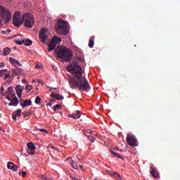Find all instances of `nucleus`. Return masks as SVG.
Wrapping results in <instances>:
<instances>
[{"label": "nucleus", "instance_id": "31", "mask_svg": "<svg viewBox=\"0 0 180 180\" xmlns=\"http://www.w3.org/2000/svg\"><path fill=\"white\" fill-rule=\"evenodd\" d=\"M32 89H33V86H32V85H30V84H27V85L25 86V91H26L27 92L31 91Z\"/></svg>", "mask_w": 180, "mask_h": 180}, {"label": "nucleus", "instance_id": "50", "mask_svg": "<svg viewBox=\"0 0 180 180\" xmlns=\"http://www.w3.org/2000/svg\"><path fill=\"white\" fill-rule=\"evenodd\" d=\"M46 106H51V103H48L46 104Z\"/></svg>", "mask_w": 180, "mask_h": 180}, {"label": "nucleus", "instance_id": "32", "mask_svg": "<svg viewBox=\"0 0 180 180\" xmlns=\"http://www.w3.org/2000/svg\"><path fill=\"white\" fill-rule=\"evenodd\" d=\"M40 102H41V98H40V96H37L35 98L36 105H40Z\"/></svg>", "mask_w": 180, "mask_h": 180}, {"label": "nucleus", "instance_id": "2", "mask_svg": "<svg viewBox=\"0 0 180 180\" xmlns=\"http://www.w3.org/2000/svg\"><path fill=\"white\" fill-rule=\"evenodd\" d=\"M55 53L57 54L58 58H60L63 61L70 62L74 57L72 51L66 47H63L59 51H56Z\"/></svg>", "mask_w": 180, "mask_h": 180}, {"label": "nucleus", "instance_id": "6", "mask_svg": "<svg viewBox=\"0 0 180 180\" xmlns=\"http://www.w3.org/2000/svg\"><path fill=\"white\" fill-rule=\"evenodd\" d=\"M23 16L21 17L20 16V12L19 11H15L14 13V15L13 18V25L15 27H20V26L22 25V23H23Z\"/></svg>", "mask_w": 180, "mask_h": 180}, {"label": "nucleus", "instance_id": "39", "mask_svg": "<svg viewBox=\"0 0 180 180\" xmlns=\"http://www.w3.org/2000/svg\"><path fill=\"white\" fill-rule=\"evenodd\" d=\"M39 131H42L43 133H49V131L44 129H39Z\"/></svg>", "mask_w": 180, "mask_h": 180}, {"label": "nucleus", "instance_id": "1", "mask_svg": "<svg viewBox=\"0 0 180 180\" xmlns=\"http://www.w3.org/2000/svg\"><path fill=\"white\" fill-rule=\"evenodd\" d=\"M68 72H70L74 77V79L69 82L70 86L72 89L78 88L81 92H89L91 91V85L86 80L85 77H82V68L78 64V62H73L69 64L67 67Z\"/></svg>", "mask_w": 180, "mask_h": 180}, {"label": "nucleus", "instance_id": "11", "mask_svg": "<svg viewBox=\"0 0 180 180\" xmlns=\"http://www.w3.org/2000/svg\"><path fill=\"white\" fill-rule=\"evenodd\" d=\"M23 89H25V88H23V86L20 85H17L15 86V91L17 92V95L19 98H22V94L23 92Z\"/></svg>", "mask_w": 180, "mask_h": 180}, {"label": "nucleus", "instance_id": "21", "mask_svg": "<svg viewBox=\"0 0 180 180\" xmlns=\"http://www.w3.org/2000/svg\"><path fill=\"white\" fill-rule=\"evenodd\" d=\"M47 149L49 150V151L53 154H54V153H56V148H54V146L53 145H49V146H47Z\"/></svg>", "mask_w": 180, "mask_h": 180}, {"label": "nucleus", "instance_id": "25", "mask_svg": "<svg viewBox=\"0 0 180 180\" xmlns=\"http://www.w3.org/2000/svg\"><path fill=\"white\" fill-rule=\"evenodd\" d=\"M111 175L115 176V178H117V179H120V180L122 179V176L120 174H119L118 173L112 172Z\"/></svg>", "mask_w": 180, "mask_h": 180}, {"label": "nucleus", "instance_id": "4", "mask_svg": "<svg viewBox=\"0 0 180 180\" xmlns=\"http://www.w3.org/2000/svg\"><path fill=\"white\" fill-rule=\"evenodd\" d=\"M70 30L68 24L64 20H60L58 22V27H56L57 33L60 34H67Z\"/></svg>", "mask_w": 180, "mask_h": 180}, {"label": "nucleus", "instance_id": "34", "mask_svg": "<svg viewBox=\"0 0 180 180\" xmlns=\"http://www.w3.org/2000/svg\"><path fill=\"white\" fill-rule=\"evenodd\" d=\"M88 139L89 140V141H91V143H95V137L92 136H88Z\"/></svg>", "mask_w": 180, "mask_h": 180}, {"label": "nucleus", "instance_id": "43", "mask_svg": "<svg viewBox=\"0 0 180 180\" xmlns=\"http://www.w3.org/2000/svg\"><path fill=\"white\" fill-rule=\"evenodd\" d=\"M18 165H16V167H14L13 169H13V171H14V172H16V171H18Z\"/></svg>", "mask_w": 180, "mask_h": 180}, {"label": "nucleus", "instance_id": "51", "mask_svg": "<svg viewBox=\"0 0 180 180\" xmlns=\"http://www.w3.org/2000/svg\"><path fill=\"white\" fill-rule=\"evenodd\" d=\"M53 89H57L56 88H51L50 87V91H53Z\"/></svg>", "mask_w": 180, "mask_h": 180}, {"label": "nucleus", "instance_id": "22", "mask_svg": "<svg viewBox=\"0 0 180 180\" xmlns=\"http://www.w3.org/2000/svg\"><path fill=\"white\" fill-rule=\"evenodd\" d=\"M53 41H54V42L56 43V44H59V43H61V38L57 37V36H54L52 38Z\"/></svg>", "mask_w": 180, "mask_h": 180}, {"label": "nucleus", "instance_id": "18", "mask_svg": "<svg viewBox=\"0 0 180 180\" xmlns=\"http://www.w3.org/2000/svg\"><path fill=\"white\" fill-rule=\"evenodd\" d=\"M20 113H22V110L20 109H18L17 111H15L13 115V120H16L17 116H18V117H20V116H22Z\"/></svg>", "mask_w": 180, "mask_h": 180}, {"label": "nucleus", "instance_id": "53", "mask_svg": "<svg viewBox=\"0 0 180 180\" xmlns=\"http://www.w3.org/2000/svg\"><path fill=\"white\" fill-rule=\"evenodd\" d=\"M77 158L78 159L79 161L81 160V158H78V156H77Z\"/></svg>", "mask_w": 180, "mask_h": 180}, {"label": "nucleus", "instance_id": "26", "mask_svg": "<svg viewBox=\"0 0 180 180\" xmlns=\"http://www.w3.org/2000/svg\"><path fill=\"white\" fill-rule=\"evenodd\" d=\"M70 165L74 168V169H78V164H77L76 161L72 160Z\"/></svg>", "mask_w": 180, "mask_h": 180}, {"label": "nucleus", "instance_id": "8", "mask_svg": "<svg viewBox=\"0 0 180 180\" xmlns=\"http://www.w3.org/2000/svg\"><path fill=\"white\" fill-rule=\"evenodd\" d=\"M27 153L30 154V155H34V154H36V146H34V143L29 142L27 143Z\"/></svg>", "mask_w": 180, "mask_h": 180}, {"label": "nucleus", "instance_id": "5", "mask_svg": "<svg viewBox=\"0 0 180 180\" xmlns=\"http://www.w3.org/2000/svg\"><path fill=\"white\" fill-rule=\"evenodd\" d=\"M23 19L25 20V27L28 29H32L34 26V17L32 14H25L23 15Z\"/></svg>", "mask_w": 180, "mask_h": 180}, {"label": "nucleus", "instance_id": "41", "mask_svg": "<svg viewBox=\"0 0 180 180\" xmlns=\"http://www.w3.org/2000/svg\"><path fill=\"white\" fill-rule=\"evenodd\" d=\"M41 67H43V65L41 64H37L35 65V68H41Z\"/></svg>", "mask_w": 180, "mask_h": 180}, {"label": "nucleus", "instance_id": "42", "mask_svg": "<svg viewBox=\"0 0 180 180\" xmlns=\"http://www.w3.org/2000/svg\"><path fill=\"white\" fill-rule=\"evenodd\" d=\"M40 179H41V180H49V179H47V177H46V176H40Z\"/></svg>", "mask_w": 180, "mask_h": 180}, {"label": "nucleus", "instance_id": "54", "mask_svg": "<svg viewBox=\"0 0 180 180\" xmlns=\"http://www.w3.org/2000/svg\"><path fill=\"white\" fill-rule=\"evenodd\" d=\"M115 150H119V148H116Z\"/></svg>", "mask_w": 180, "mask_h": 180}, {"label": "nucleus", "instance_id": "55", "mask_svg": "<svg viewBox=\"0 0 180 180\" xmlns=\"http://www.w3.org/2000/svg\"><path fill=\"white\" fill-rule=\"evenodd\" d=\"M68 160H71V158H68Z\"/></svg>", "mask_w": 180, "mask_h": 180}, {"label": "nucleus", "instance_id": "28", "mask_svg": "<svg viewBox=\"0 0 180 180\" xmlns=\"http://www.w3.org/2000/svg\"><path fill=\"white\" fill-rule=\"evenodd\" d=\"M11 53V49L9 48H5L3 51V54L4 56H8Z\"/></svg>", "mask_w": 180, "mask_h": 180}, {"label": "nucleus", "instance_id": "49", "mask_svg": "<svg viewBox=\"0 0 180 180\" xmlns=\"http://www.w3.org/2000/svg\"><path fill=\"white\" fill-rule=\"evenodd\" d=\"M38 80H32V84H34L35 82H37Z\"/></svg>", "mask_w": 180, "mask_h": 180}, {"label": "nucleus", "instance_id": "33", "mask_svg": "<svg viewBox=\"0 0 180 180\" xmlns=\"http://www.w3.org/2000/svg\"><path fill=\"white\" fill-rule=\"evenodd\" d=\"M12 92H13V87L12 86H9L8 91L6 92V94H7V95H11V94H12Z\"/></svg>", "mask_w": 180, "mask_h": 180}, {"label": "nucleus", "instance_id": "15", "mask_svg": "<svg viewBox=\"0 0 180 180\" xmlns=\"http://www.w3.org/2000/svg\"><path fill=\"white\" fill-rule=\"evenodd\" d=\"M56 46H57V44H56V42L51 39L48 45V51H53V50L56 49Z\"/></svg>", "mask_w": 180, "mask_h": 180}, {"label": "nucleus", "instance_id": "23", "mask_svg": "<svg viewBox=\"0 0 180 180\" xmlns=\"http://www.w3.org/2000/svg\"><path fill=\"white\" fill-rule=\"evenodd\" d=\"M51 96H53V98H56L58 101H63V99H64V96L60 94H56V95L51 94Z\"/></svg>", "mask_w": 180, "mask_h": 180}, {"label": "nucleus", "instance_id": "13", "mask_svg": "<svg viewBox=\"0 0 180 180\" xmlns=\"http://www.w3.org/2000/svg\"><path fill=\"white\" fill-rule=\"evenodd\" d=\"M68 117H72V119H79V117H81V111L77 110L75 113L69 114Z\"/></svg>", "mask_w": 180, "mask_h": 180}, {"label": "nucleus", "instance_id": "46", "mask_svg": "<svg viewBox=\"0 0 180 180\" xmlns=\"http://www.w3.org/2000/svg\"><path fill=\"white\" fill-rule=\"evenodd\" d=\"M79 168H80V169H82V171H85V169L84 168V166L79 165Z\"/></svg>", "mask_w": 180, "mask_h": 180}, {"label": "nucleus", "instance_id": "19", "mask_svg": "<svg viewBox=\"0 0 180 180\" xmlns=\"http://www.w3.org/2000/svg\"><path fill=\"white\" fill-rule=\"evenodd\" d=\"M20 106L22 108H25V106H30L32 105V101L31 100H25L23 103H20Z\"/></svg>", "mask_w": 180, "mask_h": 180}, {"label": "nucleus", "instance_id": "37", "mask_svg": "<svg viewBox=\"0 0 180 180\" xmlns=\"http://www.w3.org/2000/svg\"><path fill=\"white\" fill-rule=\"evenodd\" d=\"M19 175H22V178H25L26 176V172H20Z\"/></svg>", "mask_w": 180, "mask_h": 180}, {"label": "nucleus", "instance_id": "45", "mask_svg": "<svg viewBox=\"0 0 180 180\" xmlns=\"http://www.w3.org/2000/svg\"><path fill=\"white\" fill-rule=\"evenodd\" d=\"M22 82L23 84H27V81L26 80V79H23L22 80Z\"/></svg>", "mask_w": 180, "mask_h": 180}, {"label": "nucleus", "instance_id": "30", "mask_svg": "<svg viewBox=\"0 0 180 180\" xmlns=\"http://www.w3.org/2000/svg\"><path fill=\"white\" fill-rule=\"evenodd\" d=\"M25 46H32L33 44V42L30 39H27L26 41H24Z\"/></svg>", "mask_w": 180, "mask_h": 180}, {"label": "nucleus", "instance_id": "16", "mask_svg": "<svg viewBox=\"0 0 180 180\" xmlns=\"http://www.w3.org/2000/svg\"><path fill=\"white\" fill-rule=\"evenodd\" d=\"M22 72H23V70H22V69H20V68H17L13 70V75H22Z\"/></svg>", "mask_w": 180, "mask_h": 180}, {"label": "nucleus", "instance_id": "48", "mask_svg": "<svg viewBox=\"0 0 180 180\" xmlns=\"http://www.w3.org/2000/svg\"><path fill=\"white\" fill-rule=\"evenodd\" d=\"M87 133H89V134H91V133H92V130H91V129H87Z\"/></svg>", "mask_w": 180, "mask_h": 180}, {"label": "nucleus", "instance_id": "27", "mask_svg": "<svg viewBox=\"0 0 180 180\" xmlns=\"http://www.w3.org/2000/svg\"><path fill=\"white\" fill-rule=\"evenodd\" d=\"M15 43H17V44H19V45L24 44L25 40H23V39L22 38H20V39L18 38L15 39Z\"/></svg>", "mask_w": 180, "mask_h": 180}, {"label": "nucleus", "instance_id": "38", "mask_svg": "<svg viewBox=\"0 0 180 180\" xmlns=\"http://www.w3.org/2000/svg\"><path fill=\"white\" fill-rule=\"evenodd\" d=\"M1 94L5 95V92H4L5 88H4V86H1Z\"/></svg>", "mask_w": 180, "mask_h": 180}, {"label": "nucleus", "instance_id": "29", "mask_svg": "<svg viewBox=\"0 0 180 180\" xmlns=\"http://www.w3.org/2000/svg\"><path fill=\"white\" fill-rule=\"evenodd\" d=\"M110 153L112 155H114V157H116L117 158H122V156H120V155H119V153H117L113 150H110Z\"/></svg>", "mask_w": 180, "mask_h": 180}, {"label": "nucleus", "instance_id": "3", "mask_svg": "<svg viewBox=\"0 0 180 180\" xmlns=\"http://www.w3.org/2000/svg\"><path fill=\"white\" fill-rule=\"evenodd\" d=\"M0 25H2V19L5 23H9V21L12 20V13L9 9L0 6Z\"/></svg>", "mask_w": 180, "mask_h": 180}, {"label": "nucleus", "instance_id": "36", "mask_svg": "<svg viewBox=\"0 0 180 180\" xmlns=\"http://www.w3.org/2000/svg\"><path fill=\"white\" fill-rule=\"evenodd\" d=\"M2 34H8V33H11V30L7 29L6 30L1 31Z\"/></svg>", "mask_w": 180, "mask_h": 180}, {"label": "nucleus", "instance_id": "17", "mask_svg": "<svg viewBox=\"0 0 180 180\" xmlns=\"http://www.w3.org/2000/svg\"><path fill=\"white\" fill-rule=\"evenodd\" d=\"M9 60H10L11 64H12V65H14V67H16V65H20V63H19V61H18L16 59H14L13 58L10 57Z\"/></svg>", "mask_w": 180, "mask_h": 180}, {"label": "nucleus", "instance_id": "12", "mask_svg": "<svg viewBox=\"0 0 180 180\" xmlns=\"http://www.w3.org/2000/svg\"><path fill=\"white\" fill-rule=\"evenodd\" d=\"M150 174L152 176L155 178V179H160V174H158V172L155 169V168L151 167H150Z\"/></svg>", "mask_w": 180, "mask_h": 180}, {"label": "nucleus", "instance_id": "35", "mask_svg": "<svg viewBox=\"0 0 180 180\" xmlns=\"http://www.w3.org/2000/svg\"><path fill=\"white\" fill-rule=\"evenodd\" d=\"M60 108H61V105H60V104H57L53 107V110L56 112V110H57V109H60Z\"/></svg>", "mask_w": 180, "mask_h": 180}, {"label": "nucleus", "instance_id": "10", "mask_svg": "<svg viewBox=\"0 0 180 180\" xmlns=\"http://www.w3.org/2000/svg\"><path fill=\"white\" fill-rule=\"evenodd\" d=\"M0 77L6 79V78H9V77H11V72H8L6 69L1 70H0Z\"/></svg>", "mask_w": 180, "mask_h": 180}, {"label": "nucleus", "instance_id": "24", "mask_svg": "<svg viewBox=\"0 0 180 180\" xmlns=\"http://www.w3.org/2000/svg\"><path fill=\"white\" fill-rule=\"evenodd\" d=\"M15 167H16V165H14L13 162H9L8 163V165H7V168H8V169H13V168H14Z\"/></svg>", "mask_w": 180, "mask_h": 180}, {"label": "nucleus", "instance_id": "9", "mask_svg": "<svg viewBox=\"0 0 180 180\" xmlns=\"http://www.w3.org/2000/svg\"><path fill=\"white\" fill-rule=\"evenodd\" d=\"M39 38L43 43H46L47 40V34H46V29L42 28L39 32Z\"/></svg>", "mask_w": 180, "mask_h": 180}, {"label": "nucleus", "instance_id": "47", "mask_svg": "<svg viewBox=\"0 0 180 180\" xmlns=\"http://www.w3.org/2000/svg\"><path fill=\"white\" fill-rule=\"evenodd\" d=\"M0 67H1V68H4V67H5V64H4V63H1Z\"/></svg>", "mask_w": 180, "mask_h": 180}, {"label": "nucleus", "instance_id": "52", "mask_svg": "<svg viewBox=\"0 0 180 180\" xmlns=\"http://www.w3.org/2000/svg\"><path fill=\"white\" fill-rule=\"evenodd\" d=\"M38 84H41V82L40 80H37Z\"/></svg>", "mask_w": 180, "mask_h": 180}, {"label": "nucleus", "instance_id": "40", "mask_svg": "<svg viewBox=\"0 0 180 180\" xmlns=\"http://www.w3.org/2000/svg\"><path fill=\"white\" fill-rule=\"evenodd\" d=\"M11 94H7V96H6V98L7 101H12V99H11Z\"/></svg>", "mask_w": 180, "mask_h": 180}, {"label": "nucleus", "instance_id": "56", "mask_svg": "<svg viewBox=\"0 0 180 180\" xmlns=\"http://www.w3.org/2000/svg\"><path fill=\"white\" fill-rule=\"evenodd\" d=\"M1 130H2V128H1V127H0V131H1Z\"/></svg>", "mask_w": 180, "mask_h": 180}, {"label": "nucleus", "instance_id": "7", "mask_svg": "<svg viewBox=\"0 0 180 180\" xmlns=\"http://www.w3.org/2000/svg\"><path fill=\"white\" fill-rule=\"evenodd\" d=\"M127 142L129 146H132V147H137V139L134 135H131V134H128L127 135Z\"/></svg>", "mask_w": 180, "mask_h": 180}, {"label": "nucleus", "instance_id": "44", "mask_svg": "<svg viewBox=\"0 0 180 180\" xmlns=\"http://www.w3.org/2000/svg\"><path fill=\"white\" fill-rule=\"evenodd\" d=\"M10 95H11V96H13V98H16V94L13 92L10 93Z\"/></svg>", "mask_w": 180, "mask_h": 180}, {"label": "nucleus", "instance_id": "14", "mask_svg": "<svg viewBox=\"0 0 180 180\" xmlns=\"http://www.w3.org/2000/svg\"><path fill=\"white\" fill-rule=\"evenodd\" d=\"M19 105V99L18 97H15L11 100V102L8 103V106H18Z\"/></svg>", "mask_w": 180, "mask_h": 180}, {"label": "nucleus", "instance_id": "20", "mask_svg": "<svg viewBox=\"0 0 180 180\" xmlns=\"http://www.w3.org/2000/svg\"><path fill=\"white\" fill-rule=\"evenodd\" d=\"M94 44H95V37H91L89 41V47H90V49H92Z\"/></svg>", "mask_w": 180, "mask_h": 180}]
</instances>
